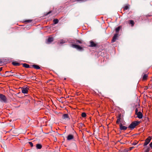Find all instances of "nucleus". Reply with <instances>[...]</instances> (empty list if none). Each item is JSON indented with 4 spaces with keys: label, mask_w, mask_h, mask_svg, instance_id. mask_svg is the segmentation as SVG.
Wrapping results in <instances>:
<instances>
[{
    "label": "nucleus",
    "mask_w": 152,
    "mask_h": 152,
    "mask_svg": "<svg viewBox=\"0 0 152 152\" xmlns=\"http://www.w3.org/2000/svg\"><path fill=\"white\" fill-rule=\"evenodd\" d=\"M140 122L138 121H135L132 122L128 126V128L132 129H133L137 126L140 124Z\"/></svg>",
    "instance_id": "1"
},
{
    "label": "nucleus",
    "mask_w": 152,
    "mask_h": 152,
    "mask_svg": "<svg viewBox=\"0 0 152 152\" xmlns=\"http://www.w3.org/2000/svg\"><path fill=\"white\" fill-rule=\"evenodd\" d=\"M0 101L4 103L7 102V99L4 95L2 94H0Z\"/></svg>",
    "instance_id": "2"
},
{
    "label": "nucleus",
    "mask_w": 152,
    "mask_h": 152,
    "mask_svg": "<svg viewBox=\"0 0 152 152\" xmlns=\"http://www.w3.org/2000/svg\"><path fill=\"white\" fill-rule=\"evenodd\" d=\"M21 88L23 93L27 94L28 93L29 88L28 87H22Z\"/></svg>",
    "instance_id": "3"
},
{
    "label": "nucleus",
    "mask_w": 152,
    "mask_h": 152,
    "mask_svg": "<svg viewBox=\"0 0 152 152\" xmlns=\"http://www.w3.org/2000/svg\"><path fill=\"white\" fill-rule=\"evenodd\" d=\"M152 139L151 137L149 136L145 140V143L144 144V146L147 145L150 142Z\"/></svg>",
    "instance_id": "4"
},
{
    "label": "nucleus",
    "mask_w": 152,
    "mask_h": 152,
    "mask_svg": "<svg viewBox=\"0 0 152 152\" xmlns=\"http://www.w3.org/2000/svg\"><path fill=\"white\" fill-rule=\"evenodd\" d=\"M72 46L73 48H76L77 50H81L83 49V48L81 47L80 46L76 45V44H72Z\"/></svg>",
    "instance_id": "5"
},
{
    "label": "nucleus",
    "mask_w": 152,
    "mask_h": 152,
    "mask_svg": "<svg viewBox=\"0 0 152 152\" xmlns=\"http://www.w3.org/2000/svg\"><path fill=\"white\" fill-rule=\"evenodd\" d=\"M90 45L89 46L90 47H96L97 46V44L94 42L92 40L90 41Z\"/></svg>",
    "instance_id": "6"
},
{
    "label": "nucleus",
    "mask_w": 152,
    "mask_h": 152,
    "mask_svg": "<svg viewBox=\"0 0 152 152\" xmlns=\"http://www.w3.org/2000/svg\"><path fill=\"white\" fill-rule=\"evenodd\" d=\"M119 128L121 130H125L127 129L126 126H123L121 123L119 125Z\"/></svg>",
    "instance_id": "7"
},
{
    "label": "nucleus",
    "mask_w": 152,
    "mask_h": 152,
    "mask_svg": "<svg viewBox=\"0 0 152 152\" xmlns=\"http://www.w3.org/2000/svg\"><path fill=\"white\" fill-rule=\"evenodd\" d=\"M137 115V117L140 119H141L142 118L143 115L142 113L140 111L138 112V113L136 114Z\"/></svg>",
    "instance_id": "8"
},
{
    "label": "nucleus",
    "mask_w": 152,
    "mask_h": 152,
    "mask_svg": "<svg viewBox=\"0 0 152 152\" xmlns=\"http://www.w3.org/2000/svg\"><path fill=\"white\" fill-rule=\"evenodd\" d=\"M62 118L63 119L69 120V115L68 114H64L62 116Z\"/></svg>",
    "instance_id": "9"
},
{
    "label": "nucleus",
    "mask_w": 152,
    "mask_h": 152,
    "mask_svg": "<svg viewBox=\"0 0 152 152\" xmlns=\"http://www.w3.org/2000/svg\"><path fill=\"white\" fill-rule=\"evenodd\" d=\"M118 34H117L114 35L112 40V42H114L115 41L118 37Z\"/></svg>",
    "instance_id": "10"
},
{
    "label": "nucleus",
    "mask_w": 152,
    "mask_h": 152,
    "mask_svg": "<svg viewBox=\"0 0 152 152\" xmlns=\"http://www.w3.org/2000/svg\"><path fill=\"white\" fill-rule=\"evenodd\" d=\"M74 138V136L72 135L69 134L67 137V140H70Z\"/></svg>",
    "instance_id": "11"
},
{
    "label": "nucleus",
    "mask_w": 152,
    "mask_h": 152,
    "mask_svg": "<svg viewBox=\"0 0 152 152\" xmlns=\"http://www.w3.org/2000/svg\"><path fill=\"white\" fill-rule=\"evenodd\" d=\"M121 120V115H120L117 117V120L116 121V124H118Z\"/></svg>",
    "instance_id": "12"
},
{
    "label": "nucleus",
    "mask_w": 152,
    "mask_h": 152,
    "mask_svg": "<svg viewBox=\"0 0 152 152\" xmlns=\"http://www.w3.org/2000/svg\"><path fill=\"white\" fill-rule=\"evenodd\" d=\"M53 38L52 37H49L48 38L47 42L48 43H50L53 41Z\"/></svg>",
    "instance_id": "13"
},
{
    "label": "nucleus",
    "mask_w": 152,
    "mask_h": 152,
    "mask_svg": "<svg viewBox=\"0 0 152 152\" xmlns=\"http://www.w3.org/2000/svg\"><path fill=\"white\" fill-rule=\"evenodd\" d=\"M67 40H65L61 39L60 40L59 42L60 44H63L67 42Z\"/></svg>",
    "instance_id": "14"
},
{
    "label": "nucleus",
    "mask_w": 152,
    "mask_h": 152,
    "mask_svg": "<svg viewBox=\"0 0 152 152\" xmlns=\"http://www.w3.org/2000/svg\"><path fill=\"white\" fill-rule=\"evenodd\" d=\"M32 66L33 68L37 69H39L40 68V67L37 65L34 64Z\"/></svg>",
    "instance_id": "15"
},
{
    "label": "nucleus",
    "mask_w": 152,
    "mask_h": 152,
    "mask_svg": "<svg viewBox=\"0 0 152 152\" xmlns=\"http://www.w3.org/2000/svg\"><path fill=\"white\" fill-rule=\"evenodd\" d=\"M147 77H148L147 75V74L144 75L142 77V80H146Z\"/></svg>",
    "instance_id": "16"
},
{
    "label": "nucleus",
    "mask_w": 152,
    "mask_h": 152,
    "mask_svg": "<svg viewBox=\"0 0 152 152\" xmlns=\"http://www.w3.org/2000/svg\"><path fill=\"white\" fill-rule=\"evenodd\" d=\"M23 66L26 68H29L30 67L29 65L26 63H24L23 64Z\"/></svg>",
    "instance_id": "17"
},
{
    "label": "nucleus",
    "mask_w": 152,
    "mask_h": 152,
    "mask_svg": "<svg viewBox=\"0 0 152 152\" xmlns=\"http://www.w3.org/2000/svg\"><path fill=\"white\" fill-rule=\"evenodd\" d=\"M42 147V145L40 144H37L36 145V148L37 149H40Z\"/></svg>",
    "instance_id": "18"
},
{
    "label": "nucleus",
    "mask_w": 152,
    "mask_h": 152,
    "mask_svg": "<svg viewBox=\"0 0 152 152\" xmlns=\"http://www.w3.org/2000/svg\"><path fill=\"white\" fill-rule=\"evenodd\" d=\"M129 23L130 24H131L132 26H133L134 24V21L132 20H129Z\"/></svg>",
    "instance_id": "19"
},
{
    "label": "nucleus",
    "mask_w": 152,
    "mask_h": 152,
    "mask_svg": "<svg viewBox=\"0 0 152 152\" xmlns=\"http://www.w3.org/2000/svg\"><path fill=\"white\" fill-rule=\"evenodd\" d=\"M12 64L15 66H18L20 65L19 63L18 62H12Z\"/></svg>",
    "instance_id": "20"
},
{
    "label": "nucleus",
    "mask_w": 152,
    "mask_h": 152,
    "mask_svg": "<svg viewBox=\"0 0 152 152\" xmlns=\"http://www.w3.org/2000/svg\"><path fill=\"white\" fill-rule=\"evenodd\" d=\"M81 116H82V117H83V118H85V117H86V115L85 113H82Z\"/></svg>",
    "instance_id": "21"
},
{
    "label": "nucleus",
    "mask_w": 152,
    "mask_h": 152,
    "mask_svg": "<svg viewBox=\"0 0 152 152\" xmlns=\"http://www.w3.org/2000/svg\"><path fill=\"white\" fill-rule=\"evenodd\" d=\"M120 27L119 26L117 27L115 29V31L116 32H118L120 30Z\"/></svg>",
    "instance_id": "22"
},
{
    "label": "nucleus",
    "mask_w": 152,
    "mask_h": 152,
    "mask_svg": "<svg viewBox=\"0 0 152 152\" xmlns=\"http://www.w3.org/2000/svg\"><path fill=\"white\" fill-rule=\"evenodd\" d=\"M83 43L80 40H77L76 41V43L78 44V43H80V44H82Z\"/></svg>",
    "instance_id": "23"
},
{
    "label": "nucleus",
    "mask_w": 152,
    "mask_h": 152,
    "mask_svg": "<svg viewBox=\"0 0 152 152\" xmlns=\"http://www.w3.org/2000/svg\"><path fill=\"white\" fill-rule=\"evenodd\" d=\"M53 22L55 24H56L58 22V20L57 19H55L53 20Z\"/></svg>",
    "instance_id": "24"
},
{
    "label": "nucleus",
    "mask_w": 152,
    "mask_h": 152,
    "mask_svg": "<svg viewBox=\"0 0 152 152\" xmlns=\"http://www.w3.org/2000/svg\"><path fill=\"white\" fill-rule=\"evenodd\" d=\"M129 8V6L128 5H126L125 6L124 8V10H126L127 9H128Z\"/></svg>",
    "instance_id": "25"
},
{
    "label": "nucleus",
    "mask_w": 152,
    "mask_h": 152,
    "mask_svg": "<svg viewBox=\"0 0 152 152\" xmlns=\"http://www.w3.org/2000/svg\"><path fill=\"white\" fill-rule=\"evenodd\" d=\"M137 141H135V142H133L132 144L134 145H136L137 144Z\"/></svg>",
    "instance_id": "26"
},
{
    "label": "nucleus",
    "mask_w": 152,
    "mask_h": 152,
    "mask_svg": "<svg viewBox=\"0 0 152 152\" xmlns=\"http://www.w3.org/2000/svg\"><path fill=\"white\" fill-rule=\"evenodd\" d=\"M138 110L137 108H136L135 110V114H137V113H138Z\"/></svg>",
    "instance_id": "27"
},
{
    "label": "nucleus",
    "mask_w": 152,
    "mask_h": 152,
    "mask_svg": "<svg viewBox=\"0 0 152 152\" xmlns=\"http://www.w3.org/2000/svg\"><path fill=\"white\" fill-rule=\"evenodd\" d=\"M29 143L30 144L31 147L33 146V144L31 142H29Z\"/></svg>",
    "instance_id": "28"
},
{
    "label": "nucleus",
    "mask_w": 152,
    "mask_h": 152,
    "mask_svg": "<svg viewBox=\"0 0 152 152\" xmlns=\"http://www.w3.org/2000/svg\"><path fill=\"white\" fill-rule=\"evenodd\" d=\"M15 75H12L11 74H9L8 75H7V76H14Z\"/></svg>",
    "instance_id": "29"
},
{
    "label": "nucleus",
    "mask_w": 152,
    "mask_h": 152,
    "mask_svg": "<svg viewBox=\"0 0 152 152\" xmlns=\"http://www.w3.org/2000/svg\"><path fill=\"white\" fill-rule=\"evenodd\" d=\"M31 20H26L25 21V22H31Z\"/></svg>",
    "instance_id": "30"
},
{
    "label": "nucleus",
    "mask_w": 152,
    "mask_h": 152,
    "mask_svg": "<svg viewBox=\"0 0 152 152\" xmlns=\"http://www.w3.org/2000/svg\"><path fill=\"white\" fill-rule=\"evenodd\" d=\"M150 147L152 149V142H151L149 144Z\"/></svg>",
    "instance_id": "31"
},
{
    "label": "nucleus",
    "mask_w": 152,
    "mask_h": 152,
    "mask_svg": "<svg viewBox=\"0 0 152 152\" xmlns=\"http://www.w3.org/2000/svg\"><path fill=\"white\" fill-rule=\"evenodd\" d=\"M10 72H11V73H13V72H11V71H6V72L5 73L6 74H7V73H10Z\"/></svg>",
    "instance_id": "32"
},
{
    "label": "nucleus",
    "mask_w": 152,
    "mask_h": 152,
    "mask_svg": "<svg viewBox=\"0 0 152 152\" xmlns=\"http://www.w3.org/2000/svg\"><path fill=\"white\" fill-rule=\"evenodd\" d=\"M51 12V11H50V12H48V13H47V14H46V15H48L50 14Z\"/></svg>",
    "instance_id": "33"
},
{
    "label": "nucleus",
    "mask_w": 152,
    "mask_h": 152,
    "mask_svg": "<svg viewBox=\"0 0 152 152\" xmlns=\"http://www.w3.org/2000/svg\"><path fill=\"white\" fill-rule=\"evenodd\" d=\"M2 67L0 68V72L2 70Z\"/></svg>",
    "instance_id": "34"
}]
</instances>
